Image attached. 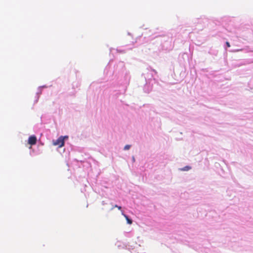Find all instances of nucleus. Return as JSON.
<instances>
[{
    "label": "nucleus",
    "mask_w": 253,
    "mask_h": 253,
    "mask_svg": "<svg viewBox=\"0 0 253 253\" xmlns=\"http://www.w3.org/2000/svg\"><path fill=\"white\" fill-rule=\"evenodd\" d=\"M113 74L116 75L118 74V78L121 77L120 80V84L125 86L128 84L130 76L128 71H126L125 68V64L123 62L119 61L115 66V70Z\"/></svg>",
    "instance_id": "f257e3e1"
},
{
    "label": "nucleus",
    "mask_w": 253,
    "mask_h": 253,
    "mask_svg": "<svg viewBox=\"0 0 253 253\" xmlns=\"http://www.w3.org/2000/svg\"><path fill=\"white\" fill-rule=\"evenodd\" d=\"M157 71L151 68V67H149L147 68L146 72L142 74V76H144L145 82L147 83V84L151 83V82L152 81V79L153 78L154 79V75L157 74Z\"/></svg>",
    "instance_id": "f03ea898"
},
{
    "label": "nucleus",
    "mask_w": 253,
    "mask_h": 253,
    "mask_svg": "<svg viewBox=\"0 0 253 253\" xmlns=\"http://www.w3.org/2000/svg\"><path fill=\"white\" fill-rule=\"evenodd\" d=\"M162 46L163 49L166 50H169L172 48L170 42L169 41H166L165 43H162Z\"/></svg>",
    "instance_id": "7ed1b4c3"
},
{
    "label": "nucleus",
    "mask_w": 253,
    "mask_h": 253,
    "mask_svg": "<svg viewBox=\"0 0 253 253\" xmlns=\"http://www.w3.org/2000/svg\"><path fill=\"white\" fill-rule=\"evenodd\" d=\"M152 85L151 84V83L147 84L146 82L144 86L143 90L146 93H149L150 91L152 90Z\"/></svg>",
    "instance_id": "20e7f679"
},
{
    "label": "nucleus",
    "mask_w": 253,
    "mask_h": 253,
    "mask_svg": "<svg viewBox=\"0 0 253 253\" xmlns=\"http://www.w3.org/2000/svg\"><path fill=\"white\" fill-rule=\"evenodd\" d=\"M208 53L211 55H212L213 57H214L217 56L218 51L215 48H211Z\"/></svg>",
    "instance_id": "39448f33"
},
{
    "label": "nucleus",
    "mask_w": 253,
    "mask_h": 253,
    "mask_svg": "<svg viewBox=\"0 0 253 253\" xmlns=\"http://www.w3.org/2000/svg\"><path fill=\"white\" fill-rule=\"evenodd\" d=\"M244 51L245 52H253V49H250L249 47H247L246 48H242V49H237L235 50V51Z\"/></svg>",
    "instance_id": "423d86ee"
},
{
    "label": "nucleus",
    "mask_w": 253,
    "mask_h": 253,
    "mask_svg": "<svg viewBox=\"0 0 253 253\" xmlns=\"http://www.w3.org/2000/svg\"><path fill=\"white\" fill-rule=\"evenodd\" d=\"M122 214L125 217L126 220V221H127V223L129 224H130L132 223V220L131 219V218H130L129 217V216L127 215L126 214L124 213L123 212H122Z\"/></svg>",
    "instance_id": "0eeeda50"
},
{
    "label": "nucleus",
    "mask_w": 253,
    "mask_h": 253,
    "mask_svg": "<svg viewBox=\"0 0 253 253\" xmlns=\"http://www.w3.org/2000/svg\"><path fill=\"white\" fill-rule=\"evenodd\" d=\"M191 169V167L188 166H185L182 169L183 171H188Z\"/></svg>",
    "instance_id": "6e6552de"
},
{
    "label": "nucleus",
    "mask_w": 253,
    "mask_h": 253,
    "mask_svg": "<svg viewBox=\"0 0 253 253\" xmlns=\"http://www.w3.org/2000/svg\"><path fill=\"white\" fill-rule=\"evenodd\" d=\"M114 208H117L120 210L122 209V207L118 206L117 205H115V206H113L112 208L111 209V210H113Z\"/></svg>",
    "instance_id": "1a4fd4ad"
},
{
    "label": "nucleus",
    "mask_w": 253,
    "mask_h": 253,
    "mask_svg": "<svg viewBox=\"0 0 253 253\" xmlns=\"http://www.w3.org/2000/svg\"><path fill=\"white\" fill-rule=\"evenodd\" d=\"M131 147V145H126L124 148V150H129Z\"/></svg>",
    "instance_id": "9d476101"
},
{
    "label": "nucleus",
    "mask_w": 253,
    "mask_h": 253,
    "mask_svg": "<svg viewBox=\"0 0 253 253\" xmlns=\"http://www.w3.org/2000/svg\"><path fill=\"white\" fill-rule=\"evenodd\" d=\"M225 44L227 47H229L230 46V43L228 42H226Z\"/></svg>",
    "instance_id": "9b49d317"
},
{
    "label": "nucleus",
    "mask_w": 253,
    "mask_h": 253,
    "mask_svg": "<svg viewBox=\"0 0 253 253\" xmlns=\"http://www.w3.org/2000/svg\"><path fill=\"white\" fill-rule=\"evenodd\" d=\"M68 135H64V142L66 140L68 139Z\"/></svg>",
    "instance_id": "f8f14e48"
},
{
    "label": "nucleus",
    "mask_w": 253,
    "mask_h": 253,
    "mask_svg": "<svg viewBox=\"0 0 253 253\" xmlns=\"http://www.w3.org/2000/svg\"><path fill=\"white\" fill-rule=\"evenodd\" d=\"M132 161L133 162H135V158L134 156H132Z\"/></svg>",
    "instance_id": "ddd939ff"
},
{
    "label": "nucleus",
    "mask_w": 253,
    "mask_h": 253,
    "mask_svg": "<svg viewBox=\"0 0 253 253\" xmlns=\"http://www.w3.org/2000/svg\"><path fill=\"white\" fill-rule=\"evenodd\" d=\"M102 205H105L106 204L105 201H102Z\"/></svg>",
    "instance_id": "4468645a"
},
{
    "label": "nucleus",
    "mask_w": 253,
    "mask_h": 253,
    "mask_svg": "<svg viewBox=\"0 0 253 253\" xmlns=\"http://www.w3.org/2000/svg\"><path fill=\"white\" fill-rule=\"evenodd\" d=\"M127 35H129V36H131V33H129V32H128V33H127Z\"/></svg>",
    "instance_id": "2eb2a0df"
},
{
    "label": "nucleus",
    "mask_w": 253,
    "mask_h": 253,
    "mask_svg": "<svg viewBox=\"0 0 253 253\" xmlns=\"http://www.w3.org/2000/svg\"><path fill=\"white\" fill-rule=\"evenodd\" d=\"M107 68H108V67H107H107H106V68H105V70H104V71H105V72H106V71L107 70Z\"/></svg>",
    "instance_id": "dca6fc26"
},
{
    "label": "nucleus",
    "mask_w": 253,
    "mask_h": 253,
    "mask_svg": "<svg viewBox=\"0 0 253 253\" xmlns=\"http://www.w3.org/2000/svg\"><path fill=\"white\" fill-rule=\"evenodd\" d=\"M80 162H81V163H83V162H84V161L80 160Z\"/></svg>",
    "instance_id": "f3484780"
}]
</instances>
